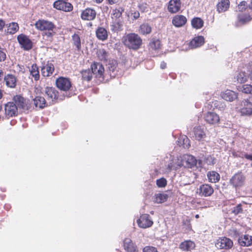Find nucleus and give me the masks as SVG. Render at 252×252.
<instances>
[{
    "mask_svg": "<svg viewBox=\"0 0 252 252\" xmlns=\"http://www.w3.org/2000/svg\"><path fill=\"white\" fill-rule=\"evenodd\" d=\"M96 56L98 59L101 61H105L108 58V53L105 49L99 48L97 50Z\"/></svg>",
    "mask_w": 252,
    "mask_h": 252,
    "instance_id": "obj_34",
    "label": "nucleus"
},
{
    "mask_svg": "<svg viewBox=\"0 0 252 252\" xmlns=\"http://www.w3.org/2000/svg\"><path fill=\"white\" fill-rule=\"evenodd\" d=\"M233 246L232 241L228 238L220 237L217 240L215 246L219 249L229 250Z\"/></svg>",
    "mask_w": 252,
    "mask_h": 252,
    "instance_id": "obj_3",
    "label": "nucleus"
},
{
    "mask_svg": "<svg viewBox=\"0 0 252 252\" xmlns=\"http://www.w3.org/2000/svg\"><path fill=\"white\" fill-rule=\"evenodd\" d=\"M6 58L5 54L0 50V62L4 61Z\"/></svg>",
    "mask_w": 252,
    "mask_h": 252,
    "instance_id": "obj_53",
    "label": "nucleus"
},
{
    "mask_svg": "<svg viewBox=\"0 0 252 252\" xmlns=\"http://www.w3.org/2000/svg\"><path fill=\"white\" fill-rule=\"evenodd\" d=\"M31 75L34 78L35 80L39 79V74L37 66L36 64H33L30 69Z\"/></svg>",
    "mask_w": 252,
    "mask_h": 252,
    "instance_id": "obj_40",
    "label": "nucleus"
},
{
    "mask_svg": "<svg viewBox=\"0 0 252 252\" xmlns=\"http://www.w3.org/2000/svg\"><path fill=\"white\" fill-rule=\"evenodd\" d=\"M207 177L210 182L214 183L218 182L220 178L219 174L214 171L208 172Z\"/></svg>",
    "mask_w": 252,
    "mask_h": 252,
    "instance_id": "obj_32",
    "label": "nucleus"
},
{
    "mask_svg": "<svg viewBox=\"0 0 252 252\" xmlns=\"http://www.w3.org/2000/svg\"><path fill=\"white\" fill-rule=\"evenodd\" d=\"M205 121L211 125L218 124L220 122V117L218 115L214 112H209L204 116Z\"/></svg>",
    "mask_w": 252,
    "mask_h": 252,
    "instance_id": "obj_14",
    "label": "nucleus"
},
{
    "mask_svg": "<svg viewBox=\"0 0 252 252\" xmlns=\"http://www.w3.org/2000/svg\"><path fill=\"white\" fill-rule=\"evenodd\" d=\"M180 0H170L169 1L168 9L170 12L172 13H176L180 10Z\"/></svg>",
    "mask_w": 252,
    "mask_h": 252,
    "instance_id": "obj_18",
    "label": "nucleus"
},
{
    "mask_svg": "<svg viewBox=\"0 0 252 252\" xmlns=\"http://www.w3.org/2000/svg\"><path fill=\"white\" fill-rule=\"evenodd\" d=\"M103 0H94V1L96 2V3H101Z\"/></svg>",
    "mask_w": 252,
    "mask_h": 252,
    "instance_id": "obj_62",
    "label": "nucleus"
},
{
    "mask_svg": "<svg viewBox=\"0 0 252 252\" xmlns=\"http://www.w3.org/2000/svg\"><path fill=\"white\" fill-rule=\"evenodd\" d=\"M200 193L205 196H210L214 192L213 189L208 184L202 185L199 187Z\"/></svg>",
    "mask_w": 252,
    "mask_h": 252,
    "instance_id": "obj_22",
    "label": "nucleus"
},
{
    "mask_svg": "<svg viewBox=\"0 0 252 252\" xmlns=\"http://www.w3.org/2000/svg\"><path fill=\"white\" fill-rule=\"evenodd\" d=\"M195 247V243L191 240H186L182 242L179 246L180 249L184 251H190Z\"/></svg>",
    "mask_w": 252,
    "mask_h": 252,
    "instance_id": "obj_23",
    "label": "nucleus"
},
{
    "mask_svg": "<svg viewBox=\"0 0 252 252\" xmlns=\"http://www.w3.org/2000/svg\"><path fill=\"white\" fill-rule=\"evenodd\" d=\"M18 108L13 102H9L5 104V112L6 116L9 117L14 116L17 112Z\"/></svg>",
    "mask_w": 252,
    "mask_h": 252,
    "instance_id": "obj_17",
    "label": "nucleus"
},
{
    "mask_svg": "<svg viewBox=\"0 0 252 252\" xmlns=\"http://www.w3.org/2000/svg\"><path fill=\"white\" fill-rule=\"evenodd\" d=\"M166 63L165 62H162L161 63L160 68L161 69H164L166 67Z\"/></svg>",
    "mask_w": 252,
    "mask_h": 252,
    "instance_id": "obj_58",
    "label": "nucleus"
},
{
    "mask_svg": "<svg viewBox=\"0 0 252 252\" xmlns=\"http://www.w3.org/2000/svg\"><path fill=\"white\" fill-rule=\"evenodd\" d=\"M82 78L85 81H89L93 76V73L90 69L83 70L82 72Z\"/></svg>",
    "mask_w": 252,
    "mask_h": 252,
    "instance_id": "obj_42",
    "label": "nucleus"
},
{
    "mask_svg": "<svg viewBox=\"0 0 252 252\" xmlns=\"http://www.w3.org/2000/svg\"><path fill=\"white\" fill-rule=\"evenodd\" d=\"M250 9H252V0H251L250 3L249 5Z\"/></svg>",
    "mask_w": 252,
    "mask_h": 252,
    "instance_id": "obj_63",
    "label": "nucleus"
},
{
    "mask_svg": "<svg viewBox=\"0 0 252 252\" xmlns=\"http://www.w3.org/2000/svg\"><path fill=\"white\" fill-rule=\"evenodd\" d=\"M249 77L251 80L252 81V61L249 63Z\"/></svg>",
    "mask_w": 252,
    "mask_h": 252,
    "instance_id": "obj_54",
    "label": "nucleus"
},
{
    "mask_svg": "<svg viewBox=\"0 0 252 252\" xmlns=\"http://www.w3.org/2000/svg\"><path fill=\"white\" fill-rule=\"evenodd\" d=\"M220 96L224 100L230 102L233 101L238 97L237 94L230 90H226L224 92H221Z\"/></svg>",
    "mask_w": 252,
    "mask_h": 252,
    "instance_id": "obj_16",
    "label": "nucleus"
},
{
    "mask_svg": "<svg viewBox=\"0 0 252 252\" xmlns=\"http://www.w3.org/2000/svg\"><path fill=\"white\" fill-rule=\"evenodd\" d=\"M143 252H158L157 249L153 247L147 246L144 248Z\"/></svg>",
    "mask_w": 252,
    "mask_h": 252,
    "instance_id": "obj_50",
    "label": "nucleus"
},
{
    "mask_svg": "<svg viewBox=\"0 0 252 252\" xmlns=\"http://www.w3.org/2000/svg\"><path fill=\"white\" fill-rule=\"evenodd\" d=\"M122 41L126 47L135 50L139 49L142 43L141 38L135 33L126 34L123 36Z\"/></svg>",
    "mask_w": 252,
    "mask_h": 252,
    "instance_id": "obj_1",
    "label": "nucleus"
},
{
    "mask_svg": "<svg viewBox=\"0 0 252 252\" xmlns=\"http://www.w3.org/2000/svg\"><path fill=\"white\" fill-rule=\"evenodd\" d=\"M157 185L159 188L165 187L167 185V181L164 178H161L158 179L156 181Z\"/></svg>",
    "mask_w": 252,
    "mask_h": 252,
    "instance_id": "obj_46",
    "label": "nucleus"
},
{
    "mask_svg": "<svg viewBox=\"0 0 252 252\" xmlns=\"http://www.w3.org/2000/svg\"><path fill=\"white\" fill-rule=\"evenodd\" d=\"M238 90L245 94H252V85L250 84H244L239 86H238Z\"/></svg>",
    "mask_w": 252,
    "mask_h": 252,
    "instance_id": "obj_36",
    "label": "nucleus"
},
{
    "mask_svg": "<svg viewBox=\"0 0 252 252\" xmlns=\"http://www.w3.org/2000/svg\"><path fill=\"white\" fill-rule=\"evenodd\" d=\"M191 25L193 28L196 29L201 28L203 26V21L200 18H194L191 20Z\"/></svg>",
    "mask_w": 252,
    "mask_h": 252,
    "instance_id": "obj_35",
    "label": "nucleus"
},
{
    "mask_svg": "<svg viewBox=\"0 0 252 252\" xmlns=\"http://www.w3.org/2000/svg\"><path fill=\"white\" fill-rule=\"evenodd\" d=\"M239 22L242 24H245L250 21L251 19L250 16L247 15H240L238 16Z\"/></svg>",
    "mask_w": 252,
    "mask_h": 252,
    "instance_id": "obj_45",
    "label": "nucleus"
},
{
    "mask_svg": "<svg viewBox=\"0 0 252 252\" xmlns=\"http://www.w3.org/2000/svg\"><path fill=\"white\" fill-rule=\"evenodd\" d=\"M96 14L94 9L87 8L82 11L81 17L84 20L91 21L95 19Z\"/></svg>",
    "mask_w": 252,
    "mask_h": 252,
    "instance_id": "obj_12",
    "label": "nucleus"
},
{
    "mask_svg": "<svg viewBox=\"0 0 252 252\" xmlns=\"http://www.w3.org/2000/svg\"><path fill=\"white\" fill-rule=\"evenodd\" d=\"M168 195L164 193H158L153 197V201L156 203H162L166 201Z\"/></svg>",
    "mask_w": 252,
    "mask_h": 252,
    "instance_id": "obj_26",
    "label": "nucleus"
},
{
    "mask_svg": "<svg viewBox=\"0 0 252 252\" xmlns=\"http://www.w3.org/2000/svg\"><path fill=\"white\" fill-rule=\"evenodd\" d=\"M113 15L115 18H118L121 16L122 11L119 9H116L113 10Z\"/></svg>",
    "mask_w": 252,
    "mask_h": 252,
    "instance_id": "obj_51",
    "label": "nucleus"
},
{
    "mask_svg": "<svg viewBox=\"0 0 252 252\" xmlns=\"http://www.w3.org/2000/svg\"><path fill=\"white\" fill-rule=\"evenodd\" d=\"M180 140L183 141L182 145L184 148H189L190 147V145L189 144V139L186 136H183L180 138Z\"/></svg>",
    "mask_w": 252,
    "mask_h": 252,
    "instance_id": "obj_47",
    "label": "nucleus"
},
{
    "mask_svg": "<svg viewBox=\"0 0 252 252\" xmlns=\"http://www.w3.org/2000/svg\"><path fill=\"white\" fill-rule=\"evenodd\" d=\"M193 132L196 139L200 140L205 135L204 131L200 126H196L194 128Z\"/></svg>",
    "mask_w": 252,
    "mask_h": 252,
    "instance_id": "obj_33",
    "label": "nucleus"
},
{
    "mask_svg": "<svg viewBox=\"0 0 252 252\" xmlns=\"http://www.w3.org/2000/svg\"><path fill=\"white\" fill-rule=\"evenodd\" d=\"M183 166L182 157H173L170 162L167 164V169L169 171L172 170H176Z\"/></svg>",
    "mask_w": 252,
    "mask_h": 252,
    "instance_id": "obj_11",
    "label": "nucleus"
},
{
    "mask_svg": "<svg viewBox=\"0 0 252 252\" xmlns=\"http://www.w3.org/2000/svg\"><path fill=\"white\" fill-rule=\"evenodd\" d=\"M13 100L14 101V103L16 104L17 108L28 110L29 108L28 100L20 95L15 96L13 98Z\"/></svg>",
    "mask_w": 252,
    "mask_h": 252,
    "instance_id": "obj_8",
    "label": "nucleus"
},
{
    "mask_svg": "<svg viewBox=\"0 0 252 252\" xmlns=\"http://www.w3.org/2000/svg\"><path fill=\"white\" fill-rule=\"evenodd\" d=\"M239 244L243 247H248L252 244V236L244 235L238 239Z\"/></svg>",
    "mask_w": 252,
    "mask_h": 252,
    "instance_id": "obj_24",
    "label": "nucleus"
},
{
    "mask_svg": "<svg viewBox=\"0 0 252 252\" xmlns=\"http://www.w3.org/2000/svg\"><path fill=\"white\" fill-rule=\"evenodd\" d=\"M204 43V38L202 36L194 37L189 43V47L191 48H198L202 45Z\"/></svg>",
    "mask_w": 252,
    "mask_h": 252,
    "instance_id": "obj_25",
    "label": "nucleus"
},
{
    "mask_svg": "<svg viewBox=\"0 0 252 252\" xmlns=\"http://www.w3.org/2000/svg\"><path fill=\"white\" fill-rule=\"evenodd\" d=\"M241 112L242 115H250L252 114V108H239L236 107Z\"/></svg>",
    "mask_w": 252,
    "mask_h": 252,
    "instance_id": "obj_44",
    "label": "nucleus"
},
{
    "mask_svg": "<svg viewBox=\"0 0 252 252\" xmlns=\"http://www.w3.org/2000/svg\"><path fill=\"white\" fill-rule=\"evenodd\" d=\"M18 42L21 47L26 50H29L32 47V42L28 37L23 34H20L17 37Z\"/></svg>",
    "mask_w": 252,
    "mask_h": 252,
    "instance_id": "obj_10",
    "label": "nucleus"
},
{
    "mask_svg": "<svg viewBox=\"0 0 252 252\" xmlns=\"http://www.w3.org/2000/svg\"><path fill=\"white\" fill-rule=\"evenodd\" d=\"M92 72L96 77H101L104 73V68L102 64L94 63L92 64Z\"/></svg>",
    "mask_w": 252,
    "mask_h": 252,
    "instance_id": "obj_15",
    "label": "nucleus"
},
{
    "mask_svg": "<svg viewBox=\"0 0 252 252\" xmlns=\"http://www.w3.org/2000/svg\"><path fill=\"white\" fill-rule=\"evenodd\" d=\"M137 222L138 226L143 228L150 227L153 224V221L152 220L150 216L148 214L141 215Z\"/></svg>",
    "mask_w": 252,
    "mask_h": 252,
    "instance_id": "obj_7",
    "label": "nucleus"
},
{
    "mask_svg": "<svg viewBox=\"0 0 252 252\" xmlns=\"http://www.w3.org/2000/svg\"><path fill=\"white\" fill-rule=\"evenodd\" d=\"M187 18L182 15H176L174 16L172 20V24L177 28L183 27L187 23Z\"/></svg>",
    "mask_w": 252,
    "mask_h": 252,
    "instance_id": "obj_13",
    "label": "nucleus"
},
{
    "mask_svg": "<svg viewBox=\"0 0 252 252\" xmlns=\"http://www.w3.org/2000/svg\"><path fill=\"white\" fill-rule=\"evenodd\" d=\"M2 94L1 91L0 90V99L2 97Z\"/></svg>",
    "mask_w": 252,
    "mask_h": 252,
    "instance_id": "obj_64",
    "label": "nucleus"
},
{
    "mask_svg": "<svg viewBox=\"0 0 252 252\" xmlns=\"http://www.w3.org/2000/svg\"><path fill=\"white\" fill-rule=\"evenodd\" d=\"M139 8L140 9H141L143 11H145L146 9L147 8L146 4H141L139 6Z\"/></svg>",
    "mask_w": 252,
    "mask_h": 252,
    "instance_id": "obj_56",
    "label": "nucleus"
},
{
    "mask_svg": "<svg viewBox=\"0 0 252 252\" xmlns=\"http://www.w3.org/2000/svg\"><path fill=\"white\" fill-rule=\"evenodd\" d=\"M5 25V23L3 21L0 20V31L2 29Z\"/></svg>",
    "mask_w": 252,
    "mask_h": 252,
    "instance_id": "obj_57",
    "label": "nucleus"
},
{
    "mask_svg": "<svg viewBox=\"0 0 252 252\" xmlns=\"http://www.w3.org/2000/svg\"><path fill=\"white\" fill-rule=\"evenodd\" d=\"M151 27L148 24H143L140 27L139 32L142 34H149L151 32Z\"/></svg>",
    "mask_w": 252,
    "mask_h": 252,
    "instance_id": "obj_41",
    "label": "nucleus"
},
{
    "mask_svg": "<svg viewBox=\"0 0 252 252\" xmlns=\"http://www.w3.org/2000/svg\"><path fill=\"white\" fill-rule=\"evenodd\" d=\"M242 211V208L241 204L237 205L236 207L233 208L232 212L235 214L237 215L240 213Z\"/></svg>",
    "mask_w": 252,
    "mask_h": 252,
    "instance_id": "obj_49",
    "label": "nucleus"
},
{
    "mask_svg": "<svg viewBox=\"0 0 252 252\" xmlns=\"http://www.w3.org/2000/svg\"><path fill=\"white\" fill-rule=\"evenodd\" d=\"M19 29V26L17 23L12 22L7 26V32L13 34L16 33Z\"/></svg>",
    "mask_w": 252,
    "mask_h": 252,
    "instance_id": "obj_37",
    "label": "nucleus"
},
{
    "mask_svg": "<svg viewBox=\"0 0 252 252\" xmlns=\"http://www.w3.org/2000/svg\"><path fill=\"white\" fill-rule=\"evenodd\" d=\"M108 1L110 4H113L116 3L118 0H108Z\"/></svg>",
    "mask_w": 252,
    "mask_h": 252,
    "instance_id": "obj_59",
    "label": "nucleus"
},
{
    "mask_svg": "<svg viewBox=\"0 0 252 252\" xmlns=\"http://www.w3.org/2000/svg\"><path fill=\"white\" fill-rule=\"evenodd\" d=\"M35 25L36 28L40 31H48V36L52 35V32L55 28L54 25L51 22L46 20H38Z\"/></svg>",
    "mask_w": 252,
    "mask_h": 252,
    "instance_id": "obj_2",
    "label": "nucleus"
},
{
    "mask_svg": "<svg viewBox=\"0 0 252 252\" xmlns=\"http://www.w3.org/2000/svg\"><path fill=\"white\" fill-rule=\"evenodd\" d=\"M3 75V71L1 69H0V81L1 80Z\"/></svg>",
    "mask_w": 252,
    "mask_h": 252,
    "instance_id": "obj_61",
    "label": "nucleus"
},
{
    "mask_svg": "<svg viewBox=\"0 0 252 252\" xmlns=\"http://www.w3.org/2000/svg\"><path fill=\"white\" fill-rule=\"evenodd\" d=\"M45 93L52 101L58 97L57 92L53 88L46 87L45 90Z\"/></svg>",
    "mask_w": 252,
    "mask_h": 252,
    "instance_id": "obj_28",
    "label": "nucleus"
},
{
    "mask_svg": "<svg viewBox=\"0 0 252 252\" xmlns=\"http://www.w3.org/2000/svg\"><path fill=\"white\" fill-rule=\"evenodd\" d=\"M133 17L135 19L138 18L139 17V13H135L134 14Z\"/></svg>",
    "mask_w": 252,
    "mask_h": 252,
    "instance_id": "obj_60",
    "label": "nucleus"
},
{
    "mask_svg": "<svg viewBox=\"0 0 252 252\" xmlns=\"http://www.w3.org/2000/svg\"><path fill=\"white\" fill-rule=\"evenodd\" d=\"M160 47V42L158 39H153L149 43V48L152 50H157Z\"/></svg>",
    "mask_w": 252,
    "mask_h": 252,
    "instance_id": "obj_38",
    "label": "nucleus"
},
{
    "mask_svg": "<svg viewBox=\"0 0 252 252\" xmlns=\"http://www.w3.org/2000/svg\"><path fill=\"white\" fill-rule=\"evenodd\" d=\"M124 247L127 252H138L137 247L128 238H126L124 241Z\"/></svg>",
    "mask_w": 252,
    "mask_h": 252,
    "instance_id": "obj_19",
    "label": "nucleus"
},
{
    "mask_svg": "<svg viewBox=\"0 0 252 252\" xmlns=\"http://www.w3.org/2000/svg\"><path fill=\"white\" fill-rule=\"evenodd\" d=\"M246 2L245 1H242L240 3V4L238 6V9L239 11H242L243 9L245 8L246 6Z\"/></svg>",
    "mask_w": 252,
    "mask_h": 252,
    "instance_id": "obj_52",
    "label": "nucleus"
},
{
    "mask_svg": "<svg viewBox=\"0 0 252 252\" xmlns=\"http://www.w3.org/2000/svg\"><path fill=\"white\" fill-rule=\"evenodd\" d=\"M249 76L245 72H240L237 74L236 78L240 83H245L248 79Z\"/></svg>",
    "mask_w": 252,
    "mask_h": 252,
    "instance_id": "obj_39",
    "label": "nucleus"
},
{
    "mask_svg": "<svg viewBox=\"0 0 252 252\" xmlns=\"http://www.w3.org/2000/svg\"><path fill=\"white\" fill-rule=\"evenodd\" d=\"M217 10L219 13L227 10L229 6V0H222L217 4Z\"/></svg>",
    "mask_w": 252,
    "mask_h": 252,
    "instance_id": "obj_31",
    "label": "nucleus"
},
{
    "mask_svg": "<svg viewBox=\"0 0 252 252\" xmlns=\"http://www.w3.org/2000/svg\"><path fill=\"white\" fill-rule=\"evenodd\" d=\"M4 80L8 87L11 88H14L15 87L17 79L14 75L8 74L4 76Z\"/></svg>",
    "mask_w": 252,
    "mask_h": 252,
    "instance_id": "obj_20",
    "label": "nucleus"
},
{
    "mask_svg": "<svg viewBox=\"0 0 252 252\" xmlns=\"http://www.w3.org/2000/svg\"><path fill=\"white\" fill-rule=\"evenodd\" d=\"M96 37L102 41L106 40L108 37L107 30L103 27H98L96 31Z\"/></svg>",
    "mask_w": 252,
    "mask_h": 252,
    "instance_id": "obj_27",
    "label": "nucleus"
},
{
    "mask_svg": "<svg viewBox=\"0 0 252 252\" xmlns=\"http://www.w3.org/2000/svg\"><path fill=\"white\" fill-rule=\"evenodd\" d=\"M239 108H252V103L249 101L248 99L243 100L241 103V106Z\"/></svg>",
    "mask_w": 252,
    "mask_h": 252,
    "instance_id": "obj_48",
    "label": "nucleus"
},
{
    "mask_svg": "<svg viewBox=\"0 0 252 252\" xmlns=\"http://www.w3.org/2000/svg\"><path fill=\"white\" fill-rule=\"evenodd\" d=\"M111 30L113 32H118L123 30V22L120 20H116L112 23L110 25Z\"/></svg>",
    "mask_w": 252,
    "mask_h": 252,
    "instance_id": "obj_29",
    "label": "nucleus"
},
{
    "mask_svg": "<svg viewBox=\"0 0 252 252\" xmlns=\"http://www.w3.org/2000/svg\"><path fill=\"white\" fill-rule=\"evenodd\" d=\"M53 6L56 9L65 12L71 11L73 9V6L70 3L63 0H56L54 2Z\"/></svg>",
    "mask_w": 252,
    "mask_h": 252,
    "instance_id": "obj_6",
    "label": "nucleus"
},
{
    "mask_svg": "<svg viewBox=\"0 0 252 252\" xmlns=\"http://www.w3.org/2000/svg\"><path fill=\"white\" fill-rule=\"evenodd\" d=\"M54 70V65L48 63L41 68V74L43 76L48 77L52 74Z\"/></svg>",
    "mask_w": 252,
    "mask_h": 252,
    "instance_id": "obj_21",
    "label": "nucleus"
},
{
    "mask_svg": "<svg viewBox=\"0 0 252 252\" xmlns=\"http://www.w3.org/2000/svg\"><path fill=\"white\" fill-rule=\"evenodd\" d=\"M33 102L36 107L42 109L46 105V102L45 98L41 96H36L33 99Z\"/></svg>",
    "mask_w": 252,
    "mask_h": 252,
    "instance_id": "obj_30",
    "label": "nucleus"
},
{
    "mask_svg": "<svg viewBox=\"0 0 252 252\" xmlns=\"http://www.w3.org/2000/svg\"><path fill=\"white\" fill-rule=\"evenodd\" d=\"M72 40L74 45L78 50H79L81 48V42L79 36L78 34H74L72 36Z\"/></svg>",
    "mask_w": 252,
    "mask_h": 252,
    "instance_id": "obj_43",
    "label": "nucleus"
},
{
    "mask_svg": "<svg viewBox=\"0 0 252 252\" xmlns=\"http://www.w3.org/2000/svg\"><path fill=\"white\" fill-rule=\"evenodd\" d=\"M182 165L185 168H191L194 167L197 160L194 157L190 155H184L182 156Z\"/></svg>",
    "mask_w": 252,
    "mask_h": 252,
    "instance_id": "obj_4",
    "label": "nucleus"
},
{
    "mask_svg": "<svg viewBox=\"0 0 252 252\" xmlns=\"http://www.w3.org/2000/svg\"><path fill=\"white\" fill-rule=\"evenodd\" d=\"M245 177L241 173L235 174L230 180V183L235 188H240L244 185Z\"/></svg>",
    "mask_w": 252,
    "mask_h": 252,
    "instance_id": "obj_5",
    "label": "nucleus"
},
{
    "mask_svg": "<svg viewBox=\"0 0 252 252\" xmlns=\"http://www.w3.org/2000/svg\"><path fill=\"white\" fill-rule=\"evenodd\" d=\"M231 231V234H233L235 236H237L239 235V232L236 229H232L230 230Z\"/></svg>",
    "mask_w": 252,
    "mask_h": 252,
    "instance_id": "obj_55",
    "label": "nucleus"
},
{
    "mask_svg": "<svg viewBox=\"0 0 252 252\" xmlns=\"http://www.w3.org/2000/svg\"><path fill=\"white\" fill-rule=\"evenodd\" d=\"M56 86L61 90L68 91L71 87L70 80L66 78L61 77L56 80Z\"/></svg>",
    "mask_w": 252,
    "mask_h": 252,
    "instance_id": "obj_9",
    "label": "nucleus"
}]
</instances>
